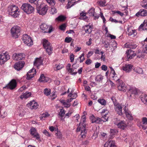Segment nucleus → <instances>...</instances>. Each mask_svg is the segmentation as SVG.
Instances as JSON below:
<instances>
[{
  "label": "nucleus",
  "mask_w": 147,
  "mask_h": 147,
  "mask_svg": "<svg viewBox=\"0 0 147 147\" xmlns=\"http://www.w3.org/2000/svg\"><path fill=\"white\" fill-rule=\"evenodd\" d=\"M84 30L86 33L90 34L92 31V28L90 26L86 25L84 26Z\"/></svg>",
  "instance_id": "obj_29"
},
{
  "label": "nucleus",
  "mask_w": 147,
  "mask_h": 147,
  "mask_svg": "<svg viewBox=\"0 0 147 147\" xmlns=\"http://www.w3.org/2000/svg\"><path fill=\"white\" fill-rule=\"evenodd\" d=\"M47 2L51 5H54L55 2L54 0H46Z\"/></svg>",
  "instance_id": "obj_55"
},
{
  "label": "nucleus",
  "mask_w": 147,
  "mask_h": 147,
  "mask_svg": "<svg viewBox=\"0 0 147 147\" xmlns=\"http://www.w3.org/2000/svg\"><path fill=\"white\" fill-rule=\"evenodd\" d=\"M95 121V123H100L102 121V120L99 118H97Z\"/></svg>",
  "instance_id": "obj_58"
},
{
  "label": "nucleus",
  "mask_w": 147,
  "mask_h": 147,
  "mask_svg": "<svg viewBox=\"0 0 147 147\" xmlns=\"http://www.w3.org/2000/svg\"><path fill=\"white\" fill-rule=\"evenodd\" d=\"M57 12L56 9L54 7H52L50 11V13L53 15L55 13Z\"/></svg>",
  "instance_id": "obj_42"
},
{
  "label": "nucleus",
  "mask_w": 147,
  "mask_h": 147,
  "mask_svg": "<svg viewBox=\"0 0 147 147\" xmlns=\"http://www.w3.org/2000/svg\"><path fill=\"white\" fill-rule=\"evenodd\" d=\"M115 141L109 140L106 142L104 145V147H116Z\"/></svg>",
  "instance_id": "obj_19"
},
{
  "label": "nucleus",
  "mask_w": 147,
  "mask_h": 147,
  "mask_svg": "<svg viewBox=\"0 0 147 147\" xmlns=\"http://www.w3.org/2000/svg\"><path fill=\"white\" fill-rule=\"evenodd\" d=\"M88 13L90 16H94V15L95 9L93 8H91L89 11Z\"/></svg>",
  "instance_id": "obj_33"
},
{
  "label": "nucleus",
  "mask_w": 147,
  "mask_h": 147,
  "mask_svg": "<svg viewBox=\"0 0 147 147\" xmlns=\"http://www.w3.org/2000/svg\"><path fill=\"white\" fill-rule=\"evenodd\" d=\"M18 8L14 5H9L8 7L7 11L9 14L13 18L18 17L19 15Z\"/></svg>",
  "instance_id": "obj_1"
},
{
  "label": "nucleus",
  "mask_w": 147,
  "mask_h": 147,
  "mask_svg": "<svg viewBox=\"0 0 147 147\" xmlns=\"http://www.w3.org/2000/svg\"><path fill=\"white\" fill-rule=\"evenodd\" d=\"M17 82L15 80H12L9 83L7 84L4 88L9 89L11 90L14 89L17 86Z\"/></svg>",
  "instance_id": "obj_10"
},
{
  "label": "nucleus",
  "mask_w": 147,
  "mask_h": 147,
  "mask_svg": "<svg viewBox=\"0 0 147 147\" xmlns=\"http://www.w3.org/2000/svg\"><path fill=\"white\" fill-rule=\"evenodd\" d=\"M43 45L45 49L49 55L51 54L52 53L53 48L51 47V43L48 40L45 39L43 40Z\"/></svg>",
  "instance_id": "obj_4"
},
{
  "label": "nucleus",
  "mask_w": 147,
  "mask_h": 147,
  "mask_svg": "<svg viewBox=\"0 0 147 147\" xmlns=\"http://www.w3.org/2000/svg\"><path fill=\"white\" fill-rule=\"evenodd\" d=\"M65 112L64 110L63 109H61L60 110V111L59 113V115L61 117H62L65 115Z\"/></svg>",
  "instance_id": "obj_43"
},
{
  "label": "nucleus",
  "mask_w": 147,
  "mask_h": 147,
  "mask_svg": "<svg viewBox=\"0 0 147 147\" xmlns=\"http://www.w3.org/2000/svg\"><path fill=\"white\" fill-rule=\"evenodd\" d=\"M85 124L83 123L82 125V126H80V127H78L76 129L77 132H79L80 131H81V137L83 138L85 137V134L87 132V131L85 129Z\"/></svg>",
  "instance_id": "obj_8"
},
{
  "label": "nucleus",
  "mask_w": 147,
  "mask_h": 147,
  "mask_svg": "<svg viewBox=\"0 0 147 147\" xmlns=\"http://www.w3.org/2000/svg\"><path fill=\"white\" fill-rule=\"evenodd\" d=\"M136 71L139 74H142L143 73V71L142 69L140 67L137 68L136 70Z\"/></svg>",
  "instance_id": "obj_46"
},
{
  "label": "nucleus",
  "mask_w": 147,
  "mask_h": 147,
  "mask_svg": "<svg viewBox=\"0 0 147 147\" xmlns=\"http://www.w3.org/2000/svg\"><path fill=\"white\" fill-rule=\"evenodd\" d=\"M143 51V52L147 53V41H144L142 42Z\"/></svg>",
  "instance_id": "obj_27"
},
{
  "label": "nucleus",
  "mask_w": 147,
  "mask_h": 147,
  "mask_svg": "<svg viewBox=\"0 0 147 147\" xmlns=\"http://www.w3.org/2000/svg\"><path fill=\"white\" fill-rule=\"evenodd\" d=\"M113 14H117L119 15L120 16H123L124 15L123 13H122L119 11H113Z\"/></svg>",
  "instance_id": "obj_45"
},
{
  "label": "nucleus",
  "mask_w": 147,
  "mask_h": 147,
  "mask_svg": "<svg viewBox=\"0 0 147 147\" xmlns=\"http://www.w3.org/2000/svg\"><path fill=\"white\" fill-rule=\"evenodd\" d=\"M22 40L28 46H31L33 45L32 39L27 34H24L23 35Z\"/></svg>",
  "instance_id": "obj_6"
},
{
  "label": "nucleus",
  "mask_w": 147,
  "mask_h": 147,
  "mask_svg": "<svg viewBox=\"0 0 147 147\" xmlns=\"http://www.w3.org/2000/svg\"><path fill=\"white\" fill-rule=\"evenodd\" d=\"M24 64V61H19L15 63L14 67L16 70L19 71L23 67Z\"/></svg>",
  "instance_id": "obj_15"
},
{
  "label": "nucleus",
  "mask_w": 147,
  "mask_h": 147,
  "mask_svg": "<svg viewBox=\"0 0 147 147\" xmlns=\"http://www.w3.org/2000/svg\"><path fill=\"white\" fill-rule=\"evenodd\" d=\"M86 13L84 12H82L80 13L81 18L84 20H86L87 19L88 17L86 16Z\"/></svg>",
  "instance_id": "obj_36"
},
{
  "label": "nucleus",
  "mask_w": 147,
  "mask_h": 147,
  "mask_svg": "<svg viewBox=\"0 0 147 147\" xmlns=\"http://www.w3.org/2000/svg\"><path fill=\"white\" fill-rule=\"evenodd\" d=\"M10 59V56L6 53L0 54V65L3 64Z\"/></svg>",
  "instance_id": "obj_9"
},
{
  "label": "nucleus",
  "mask_w": 147,
  "mask_h": 147,
  "mask_svg": "<svg viewBox=\"0 0 147 147\" xmlns=\"http://www.w3.org/2000/svg\"><path fill=\"white\" fill-rule=\"evenodd\" d=\"M84 53L82 54L81 56L79 57V58L80 59V63H82L84 60L85 58L84 57Z\"/></svg>",
  "instance_id": "obj_49"
},
{
  "label": "nucleus",
  "mask_w": 147,
  "mask_h": 147,
  "mask_svg": "<svg viewBox=\"0 0 147 147\" xmlns=\"http://www.w3.org/2000/svg\"><path fill=\"white\" fill-rule=\"evenodd\" d=\"M21 8L28 14L33 12L34 10V8L30 4L28 3L23 4Z\"/></svg>",
  "instance_id": "obj_2"
},
{
  "label": "nucleus",
  "mask_w": 147,
  "mask_h": 147,
  "mask_svg": "<svg viewBox=\"0 0 147 147\" xmlns=\"http://www.w3.org/2000/svg\"><path fill=\"white\" fill-rule=\"evenodd\" d=\"M92 39L91 38H90L89 39L88 41L86 42V44L88 46H90L92 44Z\"/></svg>",
  "instance_id": "obj_61"
},
{
  "label": "nucleus",
  "mask_w": 147,
  "mask_h": 147,
  "mask_svg": "<svg viewBox=\"0 0 147 147\" xmlns=\"http://www.w3.org/2000/svg\"><path fill=\"white\" fill-rule=\"evenodd\" d=\"M111 99L112 100V101H113V103H114V105H115V103H117V102L116 101H117V100H116V99H115V98L114 97H112L111 98Z\"/></svg>",
  "instance_id": "obj_64"
},
{
  "label": "nucleus",
  "mask_w": 147,
  "mask_h": 147,
  "mask_svg": "<svg viewBox=\"0 0 147 147\" xmlns=\"http://www.w3.org/2000/svg\"><path fill=\"white\" fill-rule=\"evenodd\" d=\"M25 55L24 53H15L13 55V59L15 60H22L25 57Z\"/></svg>",
  "instance_id": "obj_13"
},
{
  "label": "nucleus",
  "mask_w": 147,
  "mask_h": 147,
  "mask_svg": "<svg viewBox=\"0 0 147 147\" xmlns=\"http://www.w3.org/2000/svg\"><path fill=\"white\" fill-rule=\"evenodd\" d=\"M65 19V17L62 15H60L56 19L59 21H63Z\"/></svg>",
  "instance_id": "obj_39"
},
{
  "label": "nucleus",
  "mask_w": 147,
  "mask_h": 147,
  "mask_svg": "<svg viewBox=\"0 0 147 147\" xmlns=\"http://www.w3.org/2000/svg\"><path fill=\"white\" fill-rule=\"evenodd\" d=\"M35 74H36V73H34L32 74L27 73V74L26 79L28 80H30L31 78L33 77L34 75Z\"/></svg>",
  "instance_id": "obj_37"
},
{
  "label": "nucleus",
  "mask_w": 147,
  "mask_h": 147,
  "mask_svg": "<svg viewBox=\"0 0 147 147\" xmlns=\"http://www.w3.org/2000/svg\"><path fill=\"white\" fill-rule=\"evenodd\" d=\"M140 98L144 104L147 103V95L145 94H142L140 96Z\"/></svg>",
  "instance_id": "obj_25"
},
{
  "label": "nucleus",
  "mask_w": 147,
  "mask_h": 147,
  "mask_svg": "<svg viewBox=\"0 0 147 147\" xmlns=\"http://www.w3.org/2000/svg\"><path fill=\"white\" fill-rule=\"evenodd\" d=\"M137 17L145 16H147V11L144 9H141L136 14Z\"/></svg>",
  "instance_id": "obj_18"
},
{
  "label": "nucleus",
  "mask_w": 147,
  "mask_h": 147,
  "mask_svg": "<svg viewBox=\"0 0 147 147\" xmlns=\"http://www.w3.org/2000/svg\"><path fill=\"white\" fill-rule=\"evenodd\" d=\"M133 66L130 64H126L123 67V69L126 72H129L131 71Z\"/></svg>",
  "instance_id": "obj_21"
},
{
  "label": "nucleus",
  "mask_w": 147,
  "mask_h": 147,
  "mask_svg": "<svg viewBox=\"0 0 147 147\" xmlns=\"http://www.w3.org/2000/svg\"><path fill=\"white\" fill-rule=\"evenodd\" d=\"M124 111H125V114L126 117L129 119L130 120H131L133 119V117L131 116V115L130 114V112H128L125 109V107L124 108Z\"/></svg>",
  "instance_id": "obj_32"
},
{
  "label": "nucleus",
  "mask_w": 147,
  "mask_h": 147,
  "mask_svg": "<svg viewBox=\"0 0 147 147\" xmlns=\"http://www.w3.org/2000/svg\"><path fill=\"white\" fill-rule=\"evenodd\" d=\"M114 80H116L117 82L118 88L119 90H123L124 92L126 91L125 88H126V86L124 83L123 82V81L121 80H119V79H115Z\"/></svg>",
  "instance_id": "obj_11"
},
{
  "label": "nucleus",
  "mask_w": 147,
  "mask_h": 147,
  "mask_svg": "<svg viewBox=\"0 0 147 147\" xmlns=\"http://www.w3.org/2000/svg\"><path fill=\"white\" fill-rule=\"evenodd\" d=\"M90 119L91 120L92 123H95V121L96 120L97 118H96L93 115H92L90 118Z\"/></svg>",
  "instance_id": "obj_52"
},
{
  "label": "nucleus",
  "mask_w": 147,
  "mask_h": 147,
  "mask_svg": "<svg viewBox=\"0 0 147 147\" xmlns=\"http://www.w3.org/2000/svg\"><path fill=\"white\" fill-rule=\"evenodd\" d=\"M101 64L100 63L97 62L95 63V68H98L100 66Z\"/></svg>",
  "instance_id": "obj_62"
},
{
  "label": "nucleus",
  "mask_w": 147,
  "mask_h": 147,
  "mask_svg": "<svg viewBox=\"0 0 147 147\" xmlns=\"http://www.w3.org/2000/svg\"><path fill=\"white\" fill-rule=\"evenodd\" d=\"M37 12L40 15L43 16L46 14L48 10V6L46 5H42L37 7Z\"/></svg>",
  "instance_id": "obj_5"
},
{
  "label": "nucleus",
  "mask_w": 147,
  "mask_h": 147,
  "mask_svg": "<svg viewBox=\"0 0 147 147\" xmlns=\"http://www.w3.org/2000/svg\"><path fill=\"white\" fill-rule=\"evenodd\" d=\"M43 133L46 136H50V134L46 130H45L43 132Z\"/></svg>",
  "instance_id": "obj_63"
},
{
  "label": "nucleus",
  "mask_w": 147,
  "mask_h": 147,
  "mask_svg": "<svg viewBox=\"0 0 147 147\" xmlns=\"http://www.w3.org/2000/svg\"><path fill=\"white\" fill-rule=\"evenodd\" d=\"M141 29L143 30L147 29V20H145L143 23L140 26L139 28V30H140Z\"/></svg>",
  "instance_id": "obj_23"
},
{
  "label": "nucleus",
  "mask_w": 147,
  "mask_h": 147,
  "mask_svg": "<svg viewBox=\"0 0 147 147\" xmlns=\"http://www.w3.org/2000/svg\"><path fill=\"white\" fill-rule=\"evenodd\" d=\"M117 125L118 128L123 129H124L127 126L125 121H121V122L119 123Z\"/></svg>",
  "instance_id": "obj_24"
},
{
  "label": "nucleus",
  "mask_w": 147,
  "mask_h": 147,
  "mask_svg": "<svg viewBox=\"0 0 147 147\" xmlns=\"http://www.w3.org/2000/svg\"><path fill=\"white\" fill-rule=\"evenodd\" d=\"M114 106L115 110L117 112L119 115H122L123 114L122 112L121 105L119 103H117L115 104Z\"/></svg>",
  "instance_id": "obj_17"
},
{
  "label": "nucleus",
  "mask_w": 147,
  "mask_h": 147,
  "mask_svg": "<svg viewBox=\"0 0 147 147\" xmlns=\"http://www.w3.org/2000/svg\"><path fill=\"white\" fill-rule=\"evenodd\" d=\"M63 67V65L62 64H59L58 65L56 66V69L57 70H59L61 69Z\"/></svg>",
  "instance_id": "obj_56"
},
{
  "label": "nucleus",
  "mask_w": 147,
  "mask_h": 147,
  "mask_svg": "<svg viewBox=\"0 0 147 147\" xmlns=\"http://www.w3.org/2000/svg\"><path fill=\"white\" fill-rule=\"evenodd\" d=\"M93 54V52L92 51H89L87 54V57L88 58H89L91 56V55H92Z\"/></svg>",
  "instance_id": "obj_60"
},
{
  "label": "nucleus",
  "mask_w": 147,
  "mask_h": 147,
  "mask_svg": "<svg viewBox=\"0 0 147 147\" xmlns=\"http://www.w3.org/2000/svg\"><path fill=\"white\" fill-rule=\"evenodd\" d=\"M126 54L128 59H131L135 55L134 52L131 49L128 50L126 52Z\"/></svg>",
  "instance_id": "obj_20"
},
{
  "label": "nucleus",
  "mask_w": 147,
  "mask_h": 147,
  "mask_svg": "<svg viewBox=\"0 0 147 147\" xmlns=\"http://www.w3.org/2000/svg\"><path fill=\"white\" fill-rule=\"evenodd\" d=\"M72 40V38L71 37H67L65 38V42L67 43L70 42Z\"/></svg>",
  "instance_id": "obj_47"
},
{
  "label": "nucleus",
  "mask_w": 147,
  "mask_h": 147,
  "mask_svg": "<svg viewBox=\"0 0 147 147\" xmlns=\"http://www.w3.org/2000/svg\"><path fill=\"white\" fill-rule=\"evenodd\" d=\"M41 57H40L38 58H36L34 62V65L37 67H39L42 65V61L41 59Z\"/></svg>",
  "instance_id": "obj_22"
},
{
  "label": "nucleus",
  "mask_w": 147,
  "mask_h": 147,
  "mask_svg": "<svg viewBox=\"0 0 147 147\" xmlns=\"http://www.w3.org/2000/svg\"><path fill=\"white\" fill-rule=\"evenodd\" d=\"M98 2L100 6H105L106 5V1L105 0H100Z\"/></svg>",
  "instance_id": "obj_41"
},
{
  "label": "nucleus",
  "mask_w": 147,
  "mask_h": 147,
  "mask_svg": "<svg viewBox=\"0 0 147 147\" xmlns=\"http://www.w3.org/2000/svg\"><path fill=\"white\" fill-rule=\"evenodd\" d=\"M66 28L65 24H63L61 25L59 27V29L61 30H65Z\"/></svg>",
  "instance_id": "obj_51"
},
{
  "label": "nucleus",
  "mask_w": 147,
  "mask_h": 147,
  "mask_svg": "<svg viewBox=\"0 0 147 147\" xmlns=\"http://www.w3.org/2000/svg\"><path fill=\"white\" fill-rule=\"evenodd\" d=\"M31 134L34 138H35L37 140H39L40 138L39 134L37 132L36 129L33 127H32L30 130Z\"/></svg>",
  "instance_id": "obj_14"
},
{
  "label": "nucleus",
  "mask_w": 147,
  "mask_h": 147,
  "mask_svg": "<svg viewBox=\"0 0 147 147\" xmlns=\"http://www.w3.org/2000/svg\"><path fill=\"white\" fill-rule=\"evenodd\" d=\"M27 106L31 109H36L37 108L38 105L37 103L35 102L34 101H31L27 105Z\"/></svg>",
  "instance_id": "obj_16"
},
{
  "label": "nucleus",
  "mask_w": 147,
  "mask_h": 147,
  "mask_svg": "<svg viewBox=\"0 0 147 147\" xmlns=\"http://www.w3.org/2000/svg\"><path fill=\"white\" fill-rule=\"evenodd\" d=\"M103 79V76L101 75H97L95 78V80L97 81L100 82Z\"/></svg>",
  "instance_id": "obj_40"
},
{
  "label": "nucleus",
  "mask_w": 147,
  "mask_h": 147,
  "mask_svg": "<svg viewBox=\"0 0 147 147\" xmlns=\"http://www.w3.org/2000/svg\"><path fill=\"white\" fill-rule=\"evenodd\" d=\"M102 43L104 45L105 47L106 48H107L109 45V43L108 42H107L105 41H102Z\"/></svg>",
  "instance_id": "obj_48"
},
{
  "label": "nucleus",
  "mask_w": 147,
  "mask_h": 147,
  "mask_svg": "<svg viewBox=\"0 0 147 147\" xmlns=\"http://www.w3.org/2000/svg\"><path fill=\"white\" fill-rule=\"evenodd\" d=\"M92 62V60L90 59H87L85 63L88 65H90Z\"/></svg>",
  "instance_id": "obj_59"
},
{
  "label": "nucleus",
  "mask_w": 147,
  "mask_h": 147,
  "mask_svg": "<svg viewBox=\"0 0 147 147\" xmlns=\"http://www.w3.org/2000/svg\"><path fill=\"white\" fill-rule=\"evenodd\" d=\"M128 35L129 36L133 35V36L136 35L137 34L136 31L135 30H132L131 28H129L128 29Z\"/></svg>",
  "instance_id": "obj_28"
},
{
  "label": "nucleus",
  "mask_w": 147,
  "mask_h": 147,
  "mask_svg": "<svg viewBox=\"0 0 147 147\" xmlns=\"http://www.w3.org/2000/svg\"><path fill=\"white\" fill-rule=\"evenodd\" d=\"M38 80L40 82H45L48 81V78L47 77H45L43 74H42L41 75Z\"/></svg>",
  "instance_id": "obj_26"
},
{
  "label": "nucleus",
  "mask_w": 147,
  "mask_h": 147,
  "mask_svg": "<svg viewBox=\"0 0 147 147\" xmlns=\"http://www.w3.org/2000/svg\"><path fill=\"white\" fill-rule=\"evenodd\" d=\"M142 122L143 124H147V118L146 117H143L142 118Z\"/></svg>",
  "instance_id": "obj_54"
},
{
  "label": "nucleus",
  "mask_w": 147,
  "mask_h": 147,
  "mask_svg": "<svg viewBox=\"0 0 147 147\" xmlns=\"http://www.w3.org/2000/svg\"><path fill=\"white\" fill-rule=\"evenodd\" d=\"M21 29L20 27L15 26L11 29V32L13 37L16 38H18L20 34Z\"/></svg>",
  "instance_id": "obj_3"
},
{
  "label": "nucleus",
  "mask_w": 147,
  "mask_h": 147,
  "mask_svg": "<svg viewBox=\"0 0 147 147\" xmlns=\"http://www.w3.org/2000/svg\"><path fill=\"white\" fill-rule=\"evenodd\" d=\"M44 94L46 96H48L51 93L50 90L48 89L47 88H45L44 90Z\"/></svg>",
  "instance_id": "obj_44"
},
{
  "label": "nucleus",
  "mask_w": 147,
  "mask_h": 147,
  "mask_svg": "<svg viewBox=\"0 0 147 147\" xmlns=\"http://www.w3.org/2000/svg\"><path fill=\"white\" fill-rule=\"evenodd\" d=\"M107 67L105 65H103L101 67V69L102 70L106 71L107 69Z\"/></svg>",
  "instance_id": "obj_57"
},
{
  "label": "nucleus",
  "mask_w": 147,
  "mask_h": 147,
  "mask_svg": "<svg viewBox=\"0 0 147 147\" xmlns=\"http://www.w3.org/2000/svg\"><path fill=\"white\" fill-rule=\"evenodd\" d=\"M98 102L101 105H105L106 104V102L104 99H99L98 100Z\"/></svg>",
  "instance_id": "obj_38"
},
{
  "label": "nucleus",
  "mask_w": 147,
  "mask_h": 147,
  "mask_svg": "<svg viewBox=\"0 0 147 147\" xmlns=\"http://www.w3.org/2000/svg\"><path fill=\"white\" fill-rule=\"evenodd\" d=\"M40 28L44 33H50L52 32V27L45 23L42 24L40 26Z\"/></svg>",
  "instance_id": "obj_7"
},
{
  "label": "nucleus",
  "mask_w": 147,
  "mask_h": 147,
  "mask_svg": "<svg viewBox=\"0 0 147 147\" xmlns=\"http://www.w3.org/2000/svg\"><path fill=\"white\" fill-rule=\"evenodd\" d=\"M76 2L74 1V0H68V3L67 5V8H70L73 6Z\"/></svg>",
  "instance_id": "obj_31"
},
{
  "label": "nucleus",
  "mask_w": 147,
  "mask_h": 147,
  "mask_svg": "<svg viewBox=\"0 0 147 147\" xmlns=\"http://www.w3.org/2000/svg\"><path fill=\"white\" fill-rule=\"evenodd\" d=\"M129 97L130 98L131 97H133L132 95L134 96L135 95L137 94L138 91L136 88L134 87H130L128 90L127 92Z\"/></svg>",
  "instance_id": "obj_12"
},
{
  "label": "nucleus",
  "mask_w": 147,
  "mask_h": 147,
  "mask_svg": "<svg viewBox=\"0 0 147 147\" xmlns=\"http://www.w3.org/2000/svg\"><path fill=\"white\" fill-rule=\"evenodd\" d=\"M69 57L70 61L71 62H73L74 61V55L73 53H71L70 54Z\"/></svg>",
  "instance_id": "obj_53"
},
{
  "label": "nucleus",
  "mask_w": 147,
  "mask_h": 147,
  "mask_svg": "<svg viewBox=\"0 0 147 147\" xmlns=\"http://www.w3.org/2000/svg\"><path fill=\"white\" fill-rule=\"evenodd\" d=\"M31 93L30 92H26L20 96V98L22 99L24 98H26L30 96Z\"/></svg>",
  "instance_id": "obj_30"
},
{
  "label": "nucleus",
  "mask_w": 147,
  "mask_h": 147,
  "mask_svg": "<svg viewBox=\"0 0 147 147\" xmlns=\"http://www.w3.org/2000/svg\"><path fill=\"white\" fill-rule=\"evenodd\" d=\"M137 47V45L134 44H129L127 45V47L130 49H134Z\"/></svg>",
  "instance_id": "obj_35"
},
{
  "label": "nucleus",
  "mask_w": 147,
  "mask_h": 147,
  "mask_svg": "<svg viewBox=\"0 0 147 147\" xmlns=\"http://www.w3.org/2000/svg\"><path fill=\"white\" fill-rule=\"evenodd\" d=\"M56 136H57V138H61L62 137V134L61 133V132L59 131H57V133L55 134Z\"/></svg>",
  "instance_id": "obj_50"
},
{
  "label": "nucleus",
  "mask_w": 147,
  "mask_h": 147,
  "mask_svg": "<svg viewBox=\"0 0 147 147\" xmlns=\"http://www.w3.org/2000/svg\"><path fill=\"white\" fill-rule=\"evenodd\" d=\"M86 116L84 115H83L82 117L80 122L79 124L80 126H82V125L84 123V124H85L84 123V122L86 121Z\"/></svg>",
  "instance_id": "obj_34"
}]
</instances>
